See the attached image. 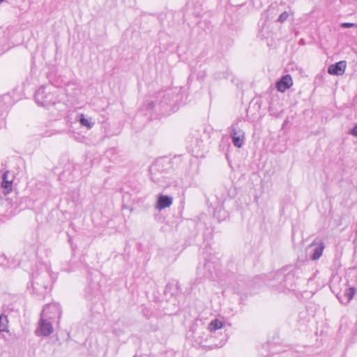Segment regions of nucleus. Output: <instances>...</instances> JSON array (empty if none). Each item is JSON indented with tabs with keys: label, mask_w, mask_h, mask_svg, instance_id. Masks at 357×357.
I'll list each match as a JSON object with an SVG mask.
<instances>
[{
	"label": "nucleus",
	"mask_w": 357,
	"mask_h": 357,
	"mask_svg": "<svg viewBox=\"0 0 357 357\" xmlns=\"http://www.w3.org/2000/svg\"><path fill=\"white\" fill-rule=\"evenodd\" d=\"M79 121L82 126H85L89 129L93 127V123H91L89 119H86L84 114L80 115Z\"/></svg>",
	"instance_id": "ddd939ff"
},
{
	"label": "nucleus",
	"mask_w": 357,
	"mask_h": 357,
	"mask_svg": "<svg viewBox=\"0 0 357 357\" xmlns=\"http://www.w3.org/2000/svg\"><path fill=\"white\" fill-rule=\"evenodd\" d=\"M61 310L60 306L57 303H51L47 305L43 310L40 317L54 320L55 319H60Z\"/></svg>",
	"instance_id": "f03ea898"
},
{
	"label": "nucleus",
	"mask_w": 357,
	"mask_h": 357,
	"mask_svg": "<svg viewBox=\"0 0 357 357\" xmlns=\"http://www.w3.org/2000/svg\"><path fill=\"white\" fill-rule=\"evenodd\" d=\"M224 324L218 320V319H215L214 320H212L211 323L208 324V329L212 332L215 331L218 329H220L223 327Z\"/></svg>",
	"instance_id": "9b49d317"
},
{
	"label": "nucleus",
	"mask_w": 357,
	"mask_h": 357,
	"mask_svg": "<svg viewBox=\"0 0 357 357\" xmlns=\"http://www.w3.org/2000/svg\"><path fill=\"white\" fill-rule=\"evenodd\" d=\"M356 293V289L354 287L347 288L342 296L338 297L339 300L342 303H348L353 298Z\"/></svg>",
	"instance_id": "1a4fd4ad"
},
{
	"label": "nucleus",
	"mask_w": 357,
	"mask_h": 357,
	"mask_svg": "<svg viewBox=\"0 0 357 357\" xmlns=\"http://www.w3.org/2000/svg\"><path fill=\"white\" fill-rule=\"evenodd\" d=\"M349 133L354 137H357V125L355 126L350 131Z\"/></svg>",
	"instance_id": "dca6fc26"
},
{
	"label": "nucleus",
	"mask_w": 357,
	"mask_h": 357,
	"mask_svg": "<svg viewBox=\"0 0 357 357\" xmlns=\"http://www.w3.org/2000/svg\"><path fill=\"white\" fill-rule=\"evenodd\" d=\"M341 27L342 28H351V27H357L356 24L354 23H349V22H344L340 24Z\"/></svg>",
	"instance_id": "2eb2a0df"
},
{
	"label": "nucleus",
	"mask_w": 357,
	"mask_h": 357,
	"mask_svg": "<svg viewBox=\"0 0 357 357\" xmlns=\"http://www.w3.org/2000/svg\"><path fill=\"white\" fill-rule=\"evenodd\" d=\"M293 84V81L290 75L283 76L277 83V89L279 91L284 92L289 89Z\"/></svg>",
	"instance_id": "0eeeda50"
},
{
	"label": "nucleus",
	"mask_w": 357,
	"mask_h": 357,
	"mask_svg": "<svg viewBox=\"0 0 357 357\" xmlns=\"http://www.w3.org/2000/svg\"><path fill=\"white\" fill-rule=\"evenodd\" d=\"M35 100L38 105L48 106L54 105L58 101V97L55 91H52L48 87H40L35 93Z\"/></svg>",
	"instance_id": "f257e3e1"
},
{
	"label": "nucleus",
	"mask_w": 357,
	"mask_h": 357,
	"mask_svg": "<svg viewBox=\"0 0 357 357\" xmlns=\"http://www.w3.org/2000/svg\"><path fill=\"white\" fill-rule=\"evenodd\" d=\"M210 266V263L208 261L205 264V267L207 268V267H209Z\"/></svg>",
	"instance_id": "f3484780"
},
{
	"label": "nucleus",
	"mask_w": 357,
	"mask_h": 357,
	"mask_svg": "<svg viewBox=\"0 0 357 357\" xmlns=\"http://www.w3.org/2000/svg\"><path fill=\"white\" fill-rule=\"evenodd\" d=\"M52 321L51 319L40 317L38 326L36 330V335L48 336L53 333Z\"/></svg>",
	"instance_id": "7ed1b4c3"
},
{
	"label": "nucleus",
	"mask_w": 357,
	"mask_h": 357,
	"mask_svg": "<svg viewBox=\"0 0 357 357\" xmlns=\"http://www.w3.org/2000/svg\"><path fill=\"white\" fill-rule=\"evenodd\" d=\"M3 1H4V0H0V3H1V2H3Z\"/></svg>",
	"instance_id": "a211bd4d"
},
{
	"label": "nucleus",
	"mask_w": 357,
	"mask_h": 357,
	"mask_svg": "<svg viewBox=\"0 0 357 357\" xmlns=\"http://www.w3.org/2000/svg\"><path fill=\"white\" fill-rule=\"evenodd\" d=\"M347 63L345 61L337 62L331 65L328 68V72L331 75H342L344 73Z\"/></svg>",
	"instance_id": "39448f33"
},
{
	"label": "nucleus",
	"mask_w": 357,
	"mask_h": 357,
	"mask_svg": "<svg viewBox=\"0 0 357 357\" xmlns=\"http://www.w3.org/2000/svg\"><path fill=\"white\" fill-rule=\"evenodd\" d=\"M8 318L6 315H0V333L7 331L8 329Z\"/></svg>",
	"instance_id": "f8f14e48"
},
{
	"label": "nucleus",
	"mask_w": 357,
	"mask_h": 357,
	"mask_svg": "<svg viewBox=\"0 0 357 357\" xmlns=\"http://www.w3.org/2000/svg\"><path fill=\"white\" fill-rule=\"evenodd\" d=\"M289 15L287 12H283L278 17V21L280 23L285 22L289 17Z\"/></svg>",
	"instance_id": "4468645a"
},
{
	"label": "nucleus",
	"mask_w": 357,
	"mask_h": 357,
	"mask_svg": "<svg viewBox=\"0 0 357 357\" xmlns=\"http://www.w3.org/2000/svg\"><path fill=\"white\" fill-rule=\"evenodd\" d=\"M172 197L160 195L158 197L155 208L161 211L165 208L169 207L172 204Z\"/></svg>",
	"instance_id": "423d86ee"
},
{
	"label": "nucleus",
	"mask_w": 357,
	"mask_h": 357,
	"mask_svg": "<svg viewBox=\"0 0 357 357\" xmlns=\"http://www.w3.org/2000/svg\"><path fill=\"white\" fill-rule=\"evenodd\" d=\"M324 249V245L323 242H320L317 247L314 249L313 254L311 257L312 259L317 260L322 255L323 250Z\"/></svg>",
	"instance_id": "9d476101"
},
{
	"label": "nucleus",
	"mask_w": 357,
	"mask_h": 357,
	"mask_svg": "<svg viewBox=\"0 0 357 357\" xmlns=\"http://www.w3.org/2000/svg\"><path fill=\"white\" fill-rule=\"evenodd\" d=\"M8 171H6L2 175V181L1 186L3 189L5 195L9 194L13 189V180L8 179Z\"/></svg>",
	"instance_id": "6e6552de"
},
{
	"label": "nucleus",
	"mask_w": 357,
	"mask_h": 357,
	"mask_svg": "<svg viewBox=\"0 0 357 357\" xmlns=\"http://www.w3.org/2000/svg\"><path fill=\"white\" fill-rule=\"evenodd\" d=\"M231 129V131L230 132V135L232 139V142L234 145L236 147L241 148L244 143V132L242 130L237 128L234 126H232Z\"/></svg>",
	"instance_id": "20e7f679"
}]
</instances>
